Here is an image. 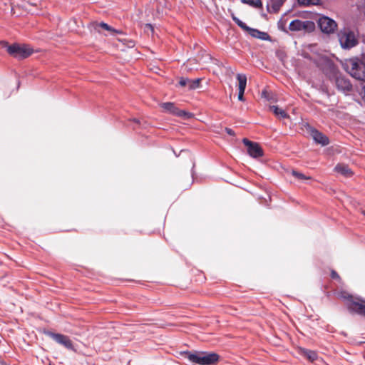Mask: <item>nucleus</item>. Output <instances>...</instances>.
Returning <instances> with one entry per match:
<instances>
[{"mask_svg": "<svg viewBox=\"0 0 365 365\" xmlns=\"http://www.w3.org/2000/svg\"><path fill=\"white\" fill-rule=\"evenodd\" d=\"M334 170L345 177H351L353 175L351 169L345 164H337L334 168Z\"/></svg>", "mask_w": 365, "mask_h": 365, "instance_id": "obj_17", "label": "nucleus"}, {"mask_svg": "<svg viewBox=\"0 0 365 365\" xmlns=\"http://www.w3.org/2000/svg\"><path fill=\"white\" fill-rule=\"evenodd\" d=\"M269 96H270V94L267 91H263L262 92V96L264 97V98H266L268 101L271 100V98H270Z\"/></svg>", "mask_w": 365, "mask_h": 365, "instance_id": "obj_30", "label": "nucleus"}, {"mask_svg": "<svg viewBox=\"0 0 365 365\" xmlns=\"http://www.w3.org/2000/svg\"><path fill=\"white\" fill-rule=\"evenodd\" d=\"M339 298L343 299L345 301L346 308L349 309L350 304L356 299L357 297H354L346 292L342 291L338 293Z\"/></svg>", "mask_w": 365, "mask_h": 365, "instance_id": "obj_18", "label": "nucleus"}, {"mask_svg": "<svg viewBox=\"0 0 365 365\" xmlns=\"http://www.w3.org/2000/svg\"><path fill=\"white\" fill-rule=\"evenodd\" d=\"M339 41L341 46L346 48H352L357 43L355 36L352 32L341 34L339 35Z\"/></svg>", "mask_w": 365, "mask_h": 365, "instance_id": "obj_13", "label": "nucleus"}, {"mask_svg": "<svg viewBox=\"0 0 365 365\" xmlns=\"http://www.w3.org/2000/svg\"><path fill=\"white\" fill-rule=\"evenodd\" d=\"M46 335L52 338L56 342L63 346L68 349L73 350V344L70 338L61 334H56L51 331H48Z\"/></svg>", "mask_w": 365, "mask_h": 365, "instance_id": "obj_7", "label": "nucleus"}, {"mask_svg": "<svg viewBox=\"0 0 365 365\" xmlns=\"http://www.w3.org/2000/svg\"><path fill=\"white\" fill-rule=\"evenodd\" d=\"M269 110H272L275 115L281 118H287L289 117L288 114L284 110L278 108V106H272L269 107Z\"/></svg>", "mask_w": 365, "mask_h": 365, "instance_id": "obj_20", "label": "nucleus"}, {"mask_svg": "<svg viewBox=\"0 0 365 365\" xmlns=\"http://www.w3.org/2000/svg\"><path fill=\"white\" fill-rule=\"evenodd\" d=\"M292 175L296 178L298 180H309L311 179V177L310 176H306L305 175H304L303 173H299V172H297L296 170H292Z\"/></svg>", "mask_w": 365, "mask_h": 365, "instance_id": "obj_23", "label": "nucleus"}, {"mask_svg": "<svg viewBox=\"0 0 365 365\" xmlns=\"http://www.w3.org/2000/svg\"><path fill=\"white\" fill-rule=\"evenodd\" d=\"M364 215L365 216V211L363 212Z\"/></svg>", "mask_w": 365, "mask_h": 365, "instance_id": "obj_34", "label": "nucleus"}, {"mask_svg": "<svg viewBox=\"0 0 365 365\" xmlns=\"http://www.w3.org/2000/svg\"><path fill=\"white\" fill-rule=\"evenodd\" d=\"M91 25L96 31H97L98 32L100 31L99 28H101L104 30L108 31L113 34L120 33V31L115 30V29H113V27L110 26L108 24H107L106 23H104V22L98 23L97 21H94V22H92L91 24Z\"/></svg>", "mask_w": 365, "mask_h": 365, "instance_id": "obj_16", "label": "nucleus"}, {"mask_svg": "<svg viewBox=\"0 0 365 365\" xmlns=\"http://www.w3.org/2000/svg\"><path fill=\"white\" fill-rule=\"evenodd\" d=\"M237 79L239 81V91H245L247 85V76L245 74H237Z\"/></svg>", "mask_w": 365, "mask_h": 365, "instance_id": "obj_21", "label": "nucleus"}, {"mask_svg": "<svg viewBox=\"0 0 365 365\" xmlns=\"http://www.w3.org/2000/svg\"><path fill=\"white\" fill-rule=\"evenodd\" d=\"M318 25L321 31L325 34H332L337 28L335 21L324 16L319 19Z\"/></svg>", "mask_w": 365, "mask_h": 365, "instance_id": "obj_6", "label": "nucleus"}, {"mask_svg": "<svg viewBox=\"0 0 365 365\" xmlns=\"http://www.w3.org/2000/svg\"><path fill=\"white\" fill-rule=\"evenodd\" d=\"M163 111L179 117H187L189 113L185 110H180L173 103L167 102L160 105Z\"/></svg>", "mask_w": 365, "mask_h": 365, "instance_id": "obj_11", "label": "nucleus"}, {"mask_svg": "<svg viewBox=\"0 0 365 365\" xmlns=\"http://www.w3.org/2000/svg\"><path fill=\"white\" fill-rule=\"evenodd\" d=\"M232 18L233 21L243 30L247 31L249 34L254 38H257L262 40H267L269 38V36L266 32L260 31L257 29H251L248 27L244 22L240 21L238 18H237L235 14L231 13Z\"/></svg>", "mask_w": 365, "mask_h": 365, "instance_id": "obj_5", "label": "nucleus"}, {"mask_svg": "<svg viewBox=\"0 0 365 365\" xmlns=\"http://www.w3.org/2000/svg\"><path fill=\"white\" fill-rule=\"evenodd\" d=\"M307 132L312 137L315 143L320 144L323 146L327 145L329 143V140L327 136L324 135L322 132L315 129L313 127L308 126L307 128Z\"/></svg>", "mask_w": 365, "mask_h": 365, "instance_id": "obj_12", "label": "nucleus"}, {"mask_svg": "<svg viewBox=\"0 0 365 365\" xmlns=\"http://www.w3.org/2000/svg\"><path fill=\"white\" fill-rule=\"evenodd\" d=\"M179 85L182 87H185L186 86H189V79L186 78H180L179 81Z\"/></svg>", "mask_w": 365, "mask_h": 365, "instance_id": "obj_27", "label": "nucleus"}, {"mask_svg": "<svg viewBox=\"0 0 365 365\" xmlns=\"http://www.w3.org/2000/svg\"><path fill=\"white\" fill-rule=\"evenodd\" d=\"M225 130H226L227 133L229 134L230 135H235L234 131L231 128H226Z\"/></svg>", "mask_w": 365, "mask_h": 365, "instance_id": "obj_32", "label": "nucleus"}, {"mask_svg": "<svg viewBox=\"0 0 365 365\" xmlns=\"http://www.w3.org/2000/svg\"><path fill=\"white\" fill-rule=\"evenodd\" d=\"M22 3L23 4L21 5V7H23L24 9H25L26 10H27L30 13H34V11L33 10L32 7L33 6H37L36 4H34L31 1H22Z\"/></svg>", "mask_w": 365, "mask_h": 365, "instance_id": "obj_22", "label": "nucleus"}, {"mask_svg": "<svg viewBox=\"0 0 365 365\" xmlns=\"http://www.w3.org/2000/svg\"><path fill=\"white\" fill-rule=\"evenodd\" d=\"M144 30L145 31H150L151 32H153L154 29L150 24H145Z\"/></svg>", "mask_w": 365, "mask_h": 365, "instance_id": "obj_29", "label": "nucleus"}, {"mask_svg": "<svg viewBox=\"0 0 365 365\" xmlns=\"http://www.w3.org/2000/svg\"><path fill=\"white\" fill-rule=\"evenodd\" d=\"M343 67L356 80L365 81V63L358 58L346 60L343 63Z\"/></svg>", "mask_w": 365, "mask_h": 365, "instance_id": "obj_3", "label": "nucleus"}, {"mask_svg": "<svg viewBox=\"0 0 365 365\" xmlns=\"http://www.w3.org/2000/svg\"><path fill=\"white\" fill-rule=\"evenodd\" d=\"M244 93H245V91H239L238 99L241 101H243L245 100L244 99Z\"/></svg>", "mask_w": 365, "mask_h": 365, "instance_id": "obj_31", "label": "nucleus"}, {"mask_svg": "<svg viewBox=\"0 0 365 365\" xmlns=\"http://www.w3.org/2000/svg\"><path fill=\"white\" fill-rule=\"evenodd\" d=\"M334 78L336 86L339 90L342 91H350L352 89V85L345 77L334 72Z\"/></svg>", "mask_w": 365, "mask_h": 365, "instance_id": "obj_14", "label": "nucleus"}, {"mask_svg": "<svg viewBox=\"0 0 365 365\" xmlns=\"http://www.w3.org/2000/svg\"><path fill=\"white\" fill-rule=\"evenodd\" d=\"M351 313L357 314L365 317V299L357 297L349 306Z\"/></svg>", "mask_w": 365, "mask_h": 365, "instance_id": "obj_9", "label": "nucleus"}, {"mask_svg": "<svg viewBox=\"0 0 365 365\" xmlns=\"http://www.w3.org/2000/svg\"><path fill=\"white\" fill-rule=\"evenodd\" d=\"M289 29L292 31L312 32L315 29V24L312 21L293 20L289 25Z\"/></svg>", "mask_w": 365, "mask_h": 365, "instance_id": "obj_4", "label": "nucleus"}, {"mask_svg": "<svg viewBox=\"0 0 365 365\" xmlns=\"http://www.w3.org/2000/svg\"><path fill=\"white\" fill-rule=\"evenodd\" d=\"M299 354L307 358L311 362H314L318 359V354L316 351L304 348H299Z\"/></svg>", "mask_w": 365, "mask_h": 365, "instance_id": "obj_15", "label": "nucleus"}, {"mask_svg": "<svg viewBox=\"0 0 365 365\" xmlns=\"http://www.w3.org/2000/svg\"><path fill=\"white\" fill-rule=\"evenodd\" d=\"M3 48L6 49L8 53L14 58L18 59H24L30 56L34 53V49L29 45L13 43L9 45L7 41H0Z\"/></svg>", "mask_w": 365, "mask_h": 365, "instance_id": "obj_2", "label": "nucleus"}, {"mask_svg": "<svg viewBox=\"0 0 365 365\" xmlns=\"http://www.w3.org/2000/svg\"><path fill=\"white\" fill-rule=\"evenodd\" d=\"M200 78H197L195 80H190L189 79V88L190 89H195L200 87Z\"/></svg>", "mask_w": 365, "mask_h": 365, "instance_id": "obj_24", "label": "nucleus"}, {"mask_svg": "<svg viewBox=\"0 0 365 365\" xmlns=\"http://www.w3.org/2000/svg\"><path fill=\"white\" fill-rule=\"evenodd\" d=\"M182 355L190 362L200 365H214L220 359V356L214 352L185 351Z\"/></svg>", "mask_w": 365, "mask_h": 365, "instance_id": "obj_1", "label": "nucleus"}, {"mask_svg": "<svg viewBox=\"0 0 365 365\" xmlns=\"http://www.w3.org/2000/svg\"><path fill=\"white\" fill-rule=\"evenodd\" d=\"M284 1H267V9L269 13H277Z\"/></svg>", "mask_w": 365, "mask_h": 365, "instance_id": "obj_19", "label": "nucleus"}, {"mask_svg": "<svg viewBox=\"0 0 365 365\" xmlns=\"http://www.w3.org/2000/svg\"><path fill=\"white\" fill-rule=\"evenodd\" d=\"M300 6H308L310 5H319L321 1H297Z\"/></svg>", "mask_w": 365, "mask_h": 365, "instance_id": "obj_25", "label": "nucleus"}, {"mask_svg": "<svg viewBox=\"0 0 365 365\" xmlns=\"http://www.w3.org/2000/svg\"><path fill=\"white\" fill-rule=\"evenodd\" d=\"M9 6L11 7V12L13 14H16V11H15V7L16 6V5H14L12 4H9Z\"/></svg>", "mask_w": 365, "mask_h": 365, "instance_id": "obj_33", "label": "nucleus"}, {"mask_svg": "<svg viewBox=\"0 0 365 365\" xmlns=\"http://www.w3.org/2000/svg\"><path fill=\"white\" fill-rule=\"evenodd\" d=\"M243 3L248 4L251 6L259 9L262 6V1H242Z\"/></svg>", "mask_w": 365, "mask_h": 365, "instance_id": "obj_26", "label": "nucleus"}, {"mask_svg": "<svg viewBox=\"0 0 365 365\" xmlns=\"http://www.w3.org/2000/svg\"><path fill=\"white\" fill-rule=\"evenodd\" d=\"M351 313L357 314L365 317V299L357 297L349 306Z\"/></svg>", "mask_w": 365, "mask_h": 365, "instance_id": "obj_10", "label": "nucleus"}, {"mask_svg": "<svg viewBox=\"0 0 365 365\" xmlns=\"http://www.w3.org/2000/svg\"><path fill=\"white\" fill-rule=\"evenodd\" d=\"M242 143L247 147V152L252 158H259L263 155V150L257 143L244 138Z\"/></svg>", "mask_w": 365, "mask_h": 365, "instance_id": "obj_8", "label": "nucleus"}, {"mask_svg": "<svg viewBox=\"0 0 365 365\" xmlns=\"http://www.w3.org/2000/svg\"><path fill=\"white\" fill-rule=\"evenodd\" d=\"M331 277L332 279H336V280H338L339 282H341V280L340 276L339 275V274L335 270H331Z\"/></svg>", "mask_w": 365, "mask_h": 365, "instance_id": "obj_28", "label": "nucleus"}]
</instances>
